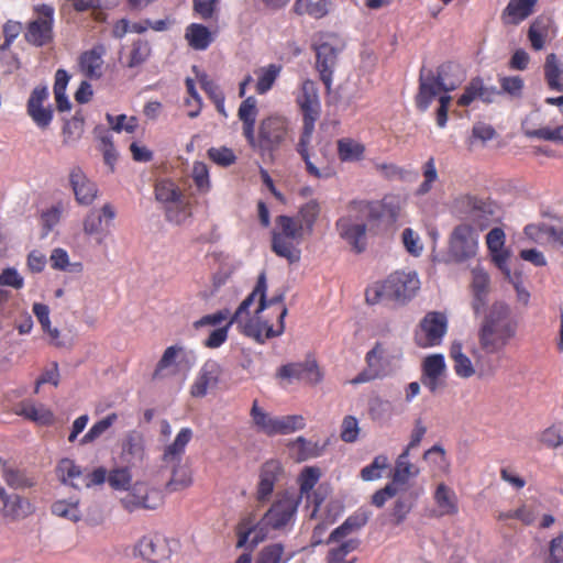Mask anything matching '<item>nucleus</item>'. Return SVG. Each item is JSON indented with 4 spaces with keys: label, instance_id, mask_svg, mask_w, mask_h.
Returning <instances> with one entry per match:
<instances>
[{
    "label": "nucleus",
    "instance_id": "1",
    "mask_svg": "<svg viewBox=\"0 0 563 563\" xmlns=\"http://www.w3.org/2000/svg\"><path fill=\"white\" fill-rule=\"evenodd\" d=\"M267 277L262 272L257 276L256 284L250 295L241 301L234 314L230 317V323H235L240 333L253 339L258 344H265L266 340L279 336L285 331V318L287 307H280L277 313V322H272L265 314Z\"/></svg>",
    "mask_w": 563,
    "mask_h": 563
},
{
    "label": "nucleus",
    "instance_id": "2",
    "mask_svg": "<svg viewBox=\"0 0 563 563\" xmlns=\"http://www.w3.org/2000/svg\"><path fill=\"white\" fill-rule=\"evenodd\" d=\"M464 79V70L461 64L456 62H443L438 65L435 70L422 68L419 75L418 91L415 97L416 108L420 112H426L435 97H438L437 124L439 128H445L449 108L452 102L450 93L456 90Z\"/></svg>",
    "mask_w": 563,
    "mask_h": 563
},
{
    "label": "nucleus",
    "instance_id": "3",
    "mask_svg": "<svg viewBox=\"0 0 563 563\" xmlns=\"http://www.w3.org/2000/svg\"><path fill=\"white\" fill-rule=\"evenodd\" d=\"M295 101L302 113V131L297 144V152L305 163L307 173L317 179H329L335 177V167L330 163L321 166L314 165L309 155V144L314 132V125L321 114V102L318 95V86L312 79H305L295 96Z\"/></svg>",
    "mask_w": 563,
    "mask_h": 563
},
{
    "label": "nucleus",
    "instance_id": "4",
    "mask_svg": "<svg viewBox=\"0 0 563 563\" xmlns=\"http://www.w3.org/2000/svg\"><path fill=\"white\" fill-rule=\"evenodd\" d=\"M300 505V496L296 490L285 489L278 493L273 505L264 512L263 518L255 527H250V522L242 521L238 530V547L246 544L251 533L255 532L253 543L265 540L267 530H283L291 527L296 520V514Z\"/></svg>",
    "mask_w": 563,
    "mask_h": 563
},
{
    "label": "nucleus",
    "instance_id": "5",
    "mask_svg": "<svg viewBox=\"0 0 563 563\" xmlns=\"http://www.w3.org/2000/svg\"><path fill=\"white\" fill-rule=\"evenodd\" d=\"M518 325L511 307L505 301H495L477 330L481 350L489 355L505 351L518 335Z\"/></svg>",
    "mask_w": 563,
    "mask_h": 563
},
{
    "label": "nucleus",
    "instance_id": "6",
    "mask_svg": "<svg viewBox=\"0 0 563 563\" xmlns=\"http://www.w3.org/2000/svg\"><path fill=\"white\" fill-rule=\"evenodd\" d=\"M421 287L416 272H393L382 283L375 284L365 290V300L371 305L386 298L397 305H407Z\"/></svg>",
    "mask_w": 563,
    "mask_h": 563
},
{
    "label": "nucleus",
    "instance_id": "7",
    "mask_svg": "<svg viewBox=\"0 0 563 563\" xmlns=\"http://www.w3.org/2000/svg\"><path fill=\"white\" fill-rule=\"evenodd\" d=\"M291 134L290 121L285 115L273 113L261 120L253 150L261 155H273Z\"/></svg>",
    "mask_w": 563,
    "mask_h": 563
},
{
    "label": "nucleus",
    "instance_id": "8",
    "mask_svg": "<svg viewBox=\"0 0 563 563\" xmlns=\"http://www.w3.org/2000/svg\"><path fill=\"white\" fill-rule=\"evenodd\" d=\"M478 231L470 223L456 224L446 247V262L465 263L478 253Z\"/></svg>",
    "mask_w": 563,
    "mask_h": 563
},
{
    "label": "nucleus",
    "instance_id": "9",
    "mask_svg": "<svg viewBox=\"0 0 563 563\" xmlns=\"http://www.w3.org/2000/svg\"><path fill=\"white\" fill-rule=\"evenodd\" d=\"M251 418L256 430L267 435L290 434L296 430L303 429L306 424L305 417L299 416V413L273 417L260 407L257 400L252 404Z\"/></svg>",
    "mask_w": 563,
    "mask_h": 563
},
{
    "label": "nucleus",
    "instance_id": "10",
    "mask_svg": "<svg viewBox=\"0 0 563 563\" xmlns=\"http://www.w3.org/2000/svg\"><path fill=\"white\" fill-rule=\"evenodd\" d=\"M156 200L165 205V217L169 222L180 224L191 214L189 202L184 199L179 188L170 179H161L155 184Z\"/></svg>",
    "mask_w": 563,
    "mask_h": 563
},
{
    "label": "nucleus",
    "instance_id": "11",
    "mask_svg": "<svg viewBox=\"0 0 563 563\" xmlns=\"http://www.w3.org/2000/svg\"><path fill=\"white\" fill-rule=\"evenodd\" d=\"M33 13L24 33L25 41L33 46L51 44L54 40L55 8L51 4H36Z\"/></svg>",
    "mask_w": 563,
    "mask_h": 563
},
{
    "label": "nucleus",
    "instance_id": "12",
    "mask_svg": "<svg viewBox=\"0 0 563 563\" xmlns=\"http://www.w3.org/2000/svg\"><path fill=\"white\" fill-rule=\"evenodd\" d=\"M448 331V318L443 312L430 311L420 320L416 344L421 347L440 345Z\"/></svg>",
    "mask_w": 563,
    "mask_h": 563
},
{
    "label": "nucleus",
    "instance_id": "13",
    "mask_svg": "<svg viewBox=\"0 0 563 563\" xmlns=\"http://www.w3.org/2000/svg\"><path fill=\"white\" fill-rule=\"evenodd\" d=\"M133 555L148 563L166 562L172 555L169 541L159 533L144 534L135 542Z\"/></svg>",
    "mask_w": 563,
    "mask_h": 563
},
{
    "label": "nucleus",
    "instance_id": "14",
    "mask_svg": "<svg viewBox=\"0 0 563 563\" xmlns=\"http://www.w3.org/2000/svg\"><path fill=\"white\" fill-rule=\"evenodd\" d=\"M465 216L479 230L487 229L496 217V205L489 199H481L477 196H465L462 199Z\"/></svg>",
    "mask_w": 563,
    "mask_h": 563
},
{
    "label": "nucleus",
    "instance_id": "15",
    "mask_svg": "<svg viewBox=\"0 0 563 563\" xmlns=\"http://www.w3.org/2000/svg\"><path fill=\"white\" fill-rule=\"evenodd\" d=\"M335 229L341 239L346 241L352 251L362 253L366 249V223L355 221L347 212L335 222Z\"/></svg>",
    "mask_w": 563,
    "mask_h": 563
},
{
    "label": "nucleus",
    "instance_id": "16",
    "mask_svg": "<svg viewBox=\"0 0 563 563\" xmlns=\"http://www.w3.org/2000/svg\"><path fill=\"white\" fill-rule=\"evenodd\" d=\"M48 96L47 87L45 85H38L33 89L27 99V114L37 128L41 129L48 128L54 117L53 108L51 106L44 107V102L47 100Z\"/></svg>",
    "mask_w": 563,
    "mask_h": 563
},
{
    "label": "nucleus",
    "instance_id": "17",
    "mask_svg": "<svg viewBox=\"0 0 563 563\" xmlns=\"http://www.w3.org/2000/svg\"><path fill=\"white\" fill-rule=\"evenodd\" d=\"M365 368L352 378L353 385L371 383V380L385 377L387 371L383 344L376 343L371 351L365 353Z\"/></svg>",
    "mask_w": 563,
    "mask_h": 563
},
{
    "label": "nucleus",
    "instance_id": "18",
    "mask_svg": "<svg viewBox=\"0 0 563 563\" xmlns=\"http://www.w3.org/2000/svg\"><path fill=\"white\" fill-rule=\"evenodd\" d=\"M121 506L133 512L139 508L156 509L162 506V496L155 489H148L142 484H135L132 489L121 498Z\"/></svg>",
    "mask_w": 563,
    "mask_h": 563
},
{
    "label": "nucleus",
    "instance_id": "19",
    "mask_svg": "<svg viewBox=\"0 0 563 563\" xmlns=\"http://www.w3.org/2000/svg\"><path fill=\"white\" fill-rule=\"evenodd\" d=\"M389 211L385 200H352L347 205V212L353 214L356 222L365 224L378 222Z\"/></svg>",
    "mask_w": 563,
    "mask_h": 563
},
{
    "label": "nucleus",
    "instance_id": "20",
    "mask_svg": "<svg viewBox=\"0 0 563 563\" xmlns=\"http://www.w3.org/2000/svg\"><path fill=\"white\" fill-rule=\"evenodd\" d=\"M500 95L496 86H488L482 77H474L470 80L464 91L457 99V106L470 107L475 100L490 103L496 100V96Z\"/></svg>",
    "mask_w": 563,
    "mask_h": 563
},
{
    "label": "nucleus",
    "instance_id": "21",
    "mask_svg": "<svg viewBox=\"0 0 563 563\" xmlns=\"http://www.w3.org/2000/svg\"><path fill=\"white\" fill-rule=\"evenodd\" d=\"M76 201L84 206H90L98 195V188L93 180L89 179L81 167H73L68 175Z\"/></svg>",
    "mask_w": 563,
    "mask_h": 563
},
{
    "label": "nucleus",
    "instance_id": "22",
    "mask_svg": "<svg viewBox=\"0 0 563 563\" xmlns=\"http://www.w3.org/2000/svg\"><path fill=\"white\" fill-rule=\"evenodd\" d=\"M104 44H96L90 49L84 51L78 57V67L82 75L89 79H100L103 75Z\"/></svg>",
    "mask_w": 563,
    "mask_h": 563
},
{
    "label": "nucleus",
    "instance_id": "23",
    "mask_svg": "<svg viewBox=\"0 0 563 563\" xmlns=\"http://www.w3.org/2000/svg\"><path fill=\"white\" fill-rule=\"evenodd\" d=\"M278 375L282 378L299 379L307 384H318L322 380V373L316 361L288 363L279 368Z\"/></svg>",
    "mask_w": 563,
    "mask_h": 563
},
{
    "label": "nucleus",
    "instance_id": "24",
    "mask_svg": "<svg viewBox=\"0 0 563 563\" xmlns=\"http://www.w3.org/2000/svg\"><path fill=\"white\" fill-rule=\"evenodd\" d=\"M445 373L446 363L442 354H433L424 357L421 382L430 391L434 393L443 386Z\"/></svg>",
    "mask_w": 563,
    "mask_h": 563
},
{
    "label": "nucleus",
    "instance_id": "25",
    "mask_svg": "<svg viewBox=\"0 0 563 563\" xmlns=\"http://www.w3.org/2000/svg\"><path fill=\"white\" fill-rule=\"evenodd\" d=\"M283 474V466L278 461H267L260 468V481L256 488V500L267 501L274 494L275 485Z\"/></svg>",
    "mask_w": 563,
    "mask_h": 563
},
{
    "label": "nucleus",
    "instance_id": "26",
    "mask_svg": "<svg viewBox=\"0 0 563 563\" xmlns=\"http://www.w3.org/2000/svg\"><path fill=\"white\" fill-rule=\"evenodd\" d=\"M258 114L257 99L254 96L246 97L238 109V118L242 123V134L250 144L256 142V117Z\"/></svg>",
    "mask_w": 563,
    "mask_h": 563
},
{
    "label": "nucleus",
    "instance_id": "27",
    "mask_svg": "<svg viewBox=\"0 0 563 563\" xmlns=\"http://www.w3.org/2000/svg\"><path fill=\"white\" fill-rule=\"evenodd\" d=\"M317 52V71L320 74V80L325 89L330 90L332 76L336 65L338 51L335 46L322 43L316 47Z\"/></svg>",
    "mask_w": 563,
    "mask_h": 563
},
{
    "label": "nucleus",
    "instance_id": "28",
    "mask_svg": "<svg viewBox=\"0 0 563 563\" xmlns=\"http://www.w3.org/2000/svg\"><path fill=\"white\" fill-rule=\"evenodd\" d=\"M115 218L113 206L103 205L101 210H90L84 219V231L86 234L93 235L103 233Z\"/></svg>",
    "mask_w": 563,
    "mask_h": 563
},
{
    "label": "nucleus",
    "instance_id": "29",
    "mask_svg": "<svg viewBox=\"0 0 563 563\" xmlns=\"http://www.w3.org/2000/svg\"><path fill=\"white\" fill-rule=\"evenodd\" d=\"M184 353V346L180 345H169L163 352L161 360L158 361L154 372L152 374V379H165L169 377H174L179 372L178 367V358Z\"/></svg>",
    "mask_w": 563,
    "mask_h": 563
},
{
    "label": "nucleus",
    "instance_id": "30",
    "mask_svg": "<svg viewBox=\"0 0 563 563\" xmlns=\"http://www.w3.org/2000/svg\"><path fill=\"white\" fill-rule=\"evenodd\" d=\"M433 500L438 506L437 517L456 516L459 512L457 496L448 484H438L433 493Z\"/></svg>",
    "mask_w": 563,
    "mask_h": 563
},
{
    "label": "nucleus",
    "instance_id": "31",
    "mask_svg": "<svg viewBox=\"0 0 563 563\" xmlns=\"http://www.w3.org/2000/svg\"><path fill=\"white\" fill-rule=\"evenodd\" d=\"M473 279L471 284L473 292V309L474 312L478 313L485 307L487 301V295L490 286V278L487 272L483 267L473 268Z\"/></svg>",
    "mask_w": 563,
    "mask_h": 563
},
{
    "label": "nucleus",
    "instance_id": "32",
    "mask_svg": "<svg viewBox=\"0 0 563 563\" xmlns=\"http://www.w3.org/2000/svg\"><path fill=\"white\" fill-rule=\"evenodd\" d=\"M538 0H510L507 2L501 19L505 24H519L531 16Z\"/></svg>",
    "mask_w": 563,
    "mask_h": 563
},
{
    "label": "nucleus",
    "instance_id": "33",
    "mask_svg": "<svg viewBox=\"0 0 563 563\" xmlns=\"http://www.w3.org/2000/svg\"><path fill=\"white\" fill-rule=\"evenodd\" d=\"M21 417L41 426H51L55 422V413L44 405L33 401H22L15 410Z\"/></svg>",
    "mask_w": 563,
    "mask_h": 563
},
{
    "label": "nucleus",
    "instance_id": "34",
    "mask_svg": "<svg viewBox=\"0 0 563 563\" xmlns=\"http://www.w3.org/2000/svg\"><path fill=\"white\" fill-rule=\"evenodd\" d=\"M184 38L195 51H207L214 41V34L202 23H190L185 29Z\"/></svg>",
    "mask_w": 563,
    "mask_h": 563
},
{
    "label": "nucleus",
    "instance_id": "35",
    "mask_svg": "<svg viewBox=\"0 0 563 563\" xmlns=\"http://www.w3.org/2000/svg\"><path fill=\"white\" fill-rule=\"evenodd\" d=\"M409 453L410 451L406 446L400 455L397 456L395 463L393 484H395L396 488H399V492L402 490L404 485H406L410 478L417 477L420 473L419 467L409 461Z\"/></svg>",
    "mask_w": 563,
    "mask_h": 563
},
{
    "label": "nucleus",
    "instance_id": "36",
    "mask_svg": "<svg viewBox=\"0 0 563 563\" xmlns=\"http://www.w3.org/2000/svg\"><path fill=\"white\" fill-rule=\"evenodd\" d=\"M367 520L368 516L365 511L354 512L352 516H349L345 521H343L338 528H334L331 531L327 543L331 544V542L349 538V536L354 533V531L365 527Z\"/></svg>",
    "mask_w": 563,
    "mask_h": 563
},
{
    "label": "nucleus",
    "instance_id": "37",
    "mask_svg": "<svg viewBox=\"0 0 563 563\" xmlns=\"http://www.w3.org/2000/svg\"><path fill=\"white\" fill-rule=\"evenodd\" d=\"M449 355L453 362V368L457 377L470 378L476 373L474 363L470 356L463 352V345L460 341H454L450 346Z\"/></svg>",
    "mask_w": 563,
    "mask_h": 563
},
{
    "label": "nucleus",
    "instance_id": "38",
    "mask_svg": "<svg viewBox=\"0 0 563 563\" xmlns=\"http://www.w3.org/2000/svg\"><path fill=\"white\" fill-rule=\"evenodd\" d=\"M219 373L216 363H206L191 385L190 393L194 397H203L211 386L218 384Z\"/></svg>",
    "mask_w": 563,
    "mask_h": 563
},
{
    "label": "nucleus",
    "instance_id": "39",
    "mask_svg": "<svg viewBox=\"0 0 563 563\" xmlns=\"http://www.w3.org/2000/svg\"><path fill=\"white\" fill-rule=\"evenodd\" d=\"M194 432L190 428H183L176 434L173 443L165 446V451L163 453V461L165 463H179L181 461L183 454L186 450L187 444L192 439Z\"/></svg>",
    "mask_w": 563,
    "mask_h": 563
},
{
    "label": "nucleus",
    "instance_id": "40",
    "mask_svg": "<svg viewBox=\"0 0 563 563\" xmlns=\"http://www.w3.org/2000/svg\"><path fill=\"white\" fill-rule=\"evenodd\" d=\"M33 507L29 499L20 495L7 494L3 499L2 514L5 518L20 519L25 518L32 514Z\"/></svg>",
    "mask_w": 563,
    "mask_h": 563
},
{
    "label": "nucleus",
    "instance_id": "41",
    "mask_svg": "<svg viewBox=\"0 0 563 563\" xmlns=\"http://www.w3.org/2000/svg\"><path fill=\"white\" fill-rule=\"evenodd\" d=\"M544 80L553 91H563V64L559 56L549 54L544 60Z\"/></svg>",
    "mask_w": 563,
    "mask_h": 563
},
{
    "label": "nucleus",
    "instance_id": "42",
    "mask_svg": "<svg viewBox=\"0 0 563 563\" xmlns=\"http://www.w3.org/2000/svg\"><path fill=\"white\" fill-rule=\"evenodd\" d=\"M336 151L339 161L345 162H360L365 156L366 146L361 141L343 137L336 141Z\"/></svg>",
    "mask_w": 563,
    "mask_h": 563
},
{
    "label": "nucleus",
    "instance_id": "43",
    "mask_svg": "<svg viewBox=\"0 0 563 563\" xmlns=\"http://www.w3.org/2000/svg\"><path fill=\"white\" fill-rule=\"evenodd\" d=\"M336 545L331 547L327 553V562L328 563H355L356 558H352V560H346L349 553L357 550L361 544V540L357 538L352 539H342L336 541Z\"/></svg>",
    "mask_w": 563,
    "mask_h": 563
},
{
    "label": "nucleus",
    "instance_id": "44",
    "mask_svg": "<svg viewBox=\"0 0 563 563\" xmlns=\"http://www.w3.org/2000/svg\"><path fill=\"white\" fill-rule=\"evenodd\" d=\"M1 477L12 489L33 488L36 479L22 468L4 465L2 467Z\"/></svg>",
    "mask_w": 563,
    "mask_h": 563
},
{
    "label": "nucleus",
    "instance_id": "45",
    "mask_svg": "<svg viewBox=\"0 0 563 563\" xmlns=\"http://www.w3.org/2000/svg\"><path fill=\"white\" fill-rule=\"evenodd\" d=\"M295 240L283 238L282 234L273 232L272 249L277 256L285 257L289 263L300 262L301 252Z\"/></svg>",
    "mask_w": 563,
    "mask_h": 563
},
{
    "label": "nucleus",
    "instance_id": "46",
    "mask_svg": "<svg viewBox=\"0 0 563 563\" xmlns=\"http://www.w3.org/2000/svg\"><path fill=\"white\" fill-rule=\"evenodd\" d=\"M331 0H296L292 11L300 16L307 14L310 18L321 19L330 11Z\"/></svg>",
    "mask_w": 563,
    "mask_h": 563
},
{
    "label": "nucleus",
    "instance_id": "47",
    "mask_svg": "<svg viewBox=\"0 0 563 563\" xmlns=\"http://www.w3.org/2000/svg\"><path fill=\"white\" fill-rule=\"evenodd\" d=\"M277 229L276 233L282 234L286 239L296 241V244H300L305 236L303 223H299L297 218L288 216H279L276 218Z\"/></svg>",
    "mask_w": 563,
    "mask_h": 563
},
{
    "label": "nucleus",
    "instance_id": "48",
    "mask_svg": "<svg viewBox=\"0 0 563 563\" xmlns=\"http://www.w3.org/2000/svg\"><path fill=\"white\" fill-rule=\"evenodd\" d=\"M197 79L201 85L202 90L206 91L211 101L214 102L217 111L222 113L223 117H227V112L224 110L225 97L221 86L216 84L213 79H210L209 75L206 73L197 75Z\"/></svg>",
    "mask_w": 563,
    "mask_h": 563
},
{
    "label": "nucleus",
    "instance_id": "49",
    "mask_svg": "<svg viewBox=\"0 0 563 563\" xmlns=\"http://www.w3.org/2000/svg\"><path fill=\"white\" fill-rule=\"evenodd\" d=\"M394 415L393 402L375 396L368 401V416L375 422H388Z\"/></svg>",
    "mask_w": 563,
    "mask_h": 563
},
{
    "label": "nucleus",
    "instance_id": "50",
    "mask_svg": "<svg viewBox=\"0 0 563 563\" xmlns=\"http://www.w3.org/2000/svg\"><path fill=\"white\" fill-rule=\"evenodd\" d=\"M283 67L279 64H268L266 67L260 68L255 90L258 95H265L273 89Z\"/></svg>",
    "mask_w": 563,
    "mask_h": 563
},
{
    "label": "nucleus",
    "instance_id": "51",
    "mask_svg": "<svg viewBox=\"0 0 563 563\" xmlns=\"http://www.w3.org/2000/svg\"><path fill=\"white\" fill-rule=\"evenodd\" d=\"M118 420L117 412L108 413L107 417H103L101 420L95 422L91 428L86 432L82 438L79 440V445L91 444L96 440L100 439L102 434L107 432Z\"/></svg>",
    "mask_w": 563,
    "mask_h": 563
},
{
    "label": "nucleus",
    "instance_id": "52",
    "mask_svg": "<svg viewBox=\"0 0 563 563\" xmlns=\"http://www.w3.org/2000/svg\"><path fill=\"white\" fill-rule=\"evenodd\" d=\"M321 475L322 473L318 466H305L302 468L297 478V483L299 484V493L297 496H300V501L314 488Z\"/></svg>",
    "mask_w": 563,
    "mask_h": 563
},
{
    "label": "nucleus",
    "instance_id": "53",
    "mask_svg": "<svg viewBox=\"0 0 563 563\" xmlns=\"http://www.w3.org/2000/svg\"><path fill=\"white\" fill-rule=\"evenodd\" d=\"M122 454L126 456L125 461L129 463L143 461L144 440L142 437L136 433L126 435L122 444Z\"/></svg>",
    "mask_w": 563,
    "mask_h": 563
},
{
    "label": "nucleus",
    "instance_id": "54",
    "mask_svg": "<svg viewBox=\"0 0 563 563\" xmlns=\"http://www.w3.org/2000/svg\"><path fill=\"white\" fill-rule=\"evenodd\" d=\"M320 213V206L317 200H310L299 208L297 220L303 223V235L313 233V225Z\"/></svg>",
    "mask_w": 563,
    "mask_h": 563
},
{
    "label": "nucleus",
    "instance_id": "55",
    "mask_svg": "<svg viewBox=\"0 0 563 563\" xmlns=\"http://www.w3.org/2000/svg\"><path fill=\"white\" fill-rule=\"evenodd\" d=\"M54 516L67 518L73 522H78L82 515L78 506V500H56L51 506Z\"/></svg>",
    "mask_w": 563,
    "mask_h": 563
},
{
    "label": "nucleus",
    "instance_id": "56",
    "mask_svg": "<svg viewBox=\"0 0 563 563\" xmlns=\"http://www.w3.org/2000/svg\"><path fill=\"white\" fill-rule=\"evenodd\" d=\"M419 494L411 493L410 495L399 496L396 498L391 511V516L395 519L396 525L402 523L405 521L407 516L410 514L411 508L415 506Z\"/></svg>",
    "mask_w": 563,
    "mask_h": 563
},
{
    "label": "nucleus",
    "instance_id": "57",
    "mask_svg": "<svg viewBox=\"0 0 563 563\" xmlns=\"http://www.w3.org/2000/svg\"><path fill=\"white\" fill-rule=\"evenodd\" d=\"M527 35L531 48L534 51H541L545 45L549 29L542 21H540V19H534V21L530 23Z\"/></svg>",
    "mask_w": 563,
    "mask_h": 563
},
{
    "label": "nucleus",
    "instance_id": "58",
    "mask_svg": "<svg viewBox=\"0 0 563 563\" xmlns=\"http://www.w3.org/2000/svg\"><path fill=\"white\" fill-rule=\"evenodd\" d=\"M499 95L505 93L512 98H521L525 89V81L519 75H503L498 79Z\"/></svg>",
    "mask_w": 563,
    "mask_h": 563
},
{
    "label": "nucleus",
    "instance_id": "59",
    "mask_svg": "<svg viewBox=\"0 0 563 563\" xmlns=\"http://www.w3.org/2000/svg\"><path fill=\"white\" fill-rule=\"evenodd\" d=\"M284 552L282 543L265 545L258 553L255 563H286L289 558H285Z\"/></svg>",
    "mask_w": 563,
    "mask_h": 563
},
{
    "label": "nucleus",
    "instance_id": "60",
    "mask_svg": "<svg viewBox=\"0 0 563 563\" xmlns=\"http://www.w3.org/2000/svg\"><path fill=\"white\" fill-rule=\"evenodd\" d=\"M56 473L60 482L67 484L69 483V481L80 477L82 472L81 468L78 465H76L74 460H69V457H64L57 464Z\"/></svg>",
    "mask_w": 563,
    "mask_h": 563
},
{
    "label": "nucleus",
    "instance_id": "61",
    "mask_svg": "<svg viewBox=\"0 0 563 563\" xmlns=\"http://www.w3.org/2000/svg\"><path fill=\"white\" fill-rule=\"evenodd\" d=\"M388 457L386 455H377L369 465L361 468V478L364 481H373L382 477V472L388 467Z\"/></svg>",
    "mask_w": 563,
    "mask_h": 563
},
{
    "label": "nucleus",
    "instance_id": "62",
    "mask_svg": "<svg viewBox=\"0 0 563 563\" xmlns=\"http://www.w3.org/2000/svg\"><path fill=\"white\" fill-rule=\"evenodd\" d=\"M361 433L356 417L345 416L340 426V439L344 442H355Z\"/></svg>",
    "mask_w": 563,
    "mask_h": 563
},
{
    "label": "nucleus",
    "instance_id": "63",
    "mask_svg": "<svg viewBox=\"0 0 563 563\" xmlns=\"http://www.w3.org/2000/svg\"><path fill=\"white\" fill-rule=\"evenodd\" d=\"M192 484L191 474L186 468L174 467L170 479L166 484L169 492L188 488Z\"/></svg>",
    "mask_w": 563,
    "mask_h": 563
},
{
    "label": "nucleus",
    "instance_id": "64",
    "mask_svg": "<svg viewBox=\"0 0 563 563\" xmlns=\"http://www.w3.org/2000/svg\"><path fill=\"white\" fill-rule=\"evenodd\" d=\"M84 131V119L75 115L69 119L63 126L64 144L69 145L71 142L80 139Z\"/></svg>",
    "mask_w": 563,
    "mask_h": 563
}]
</instances>
